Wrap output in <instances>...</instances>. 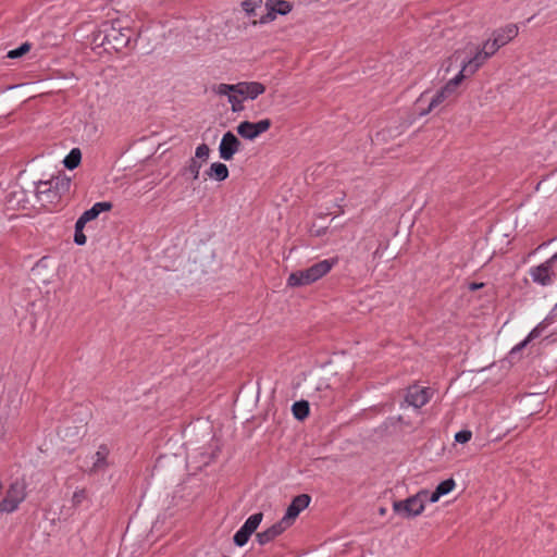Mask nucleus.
Segmentation results:
<instances>
[{
	"label": "nucleus",
	"instance_id": "obj_1",
	"mask_svg": "<svg viewBox=\"0 0 557 557\" xmlns=\"http://www.w3.org/2000/svg\"><path fill=\"white\" fill-rule=\"evenodd\" d=\"M462 82L457 75L449 79L440 90L431 95L429 90L423 91L416 101V111L420 116H424L446 100L455 96L458 85Z\"/></svg>",
	"mask_w": 557,
	"mask_h": 557
},
{
	"label": "nucleus",
	"instance_id": "obj_2",
	"mask_svg": "<svg viewBox=\"0 0 557 557\" xmlns=\"http://www.w3.org/2000/svg\"><path fill=\"white\" fill-rule=\"evenodd\" d=\"M336 263V259H324L305 270L293 272L287 278V285L297 287L312 284L326 275Z\"/></svg>",
	"mask_w": 557,
	"mask_h": 557
},
{
	"label": "nucleus",
	"instance_id": "obj_3",
	"mask_svg": "<svg viewBox=\"0 0 557 557\" xmlns=\"http://www.w3.org/2000/svg\"><path fill=\"white\" fill-rule=\"evenodd\" d=\"M429 492L422 490L417 494L404 499L393 503V511L401 518L411 519L420 516L425 508Z\"/></svg>",
	"mask_w": 557,
	"mask_h": 557
},
{
	"label": "nucleus",
	"instance_id": "obj_4",
	"mask_svg": "<svg viewBox=\"0 0 557 557\" xmlns=\"http://www.w3.org/2000/svg\"><path fill=\"white\" fill-rule=\"evenodd\" d=\"M101 33H103L101 45L109 46L115 51L126 48L132 37V30L123 28L119 22L106 23Z\"/></svg>",
	"mask_w": 557,
	"mask_h": 557
},
{
	"label": "nucleus",
	"instance_id": "obj_5",
	"mask_svg": "<svg viewBox=\"0 0 557 557\" xmlns=\"http://www.w3.org/2000/svg\"><path fill=\"white\" fill-rule=\"evenodd\" d=\"M533 283L541 286H548L557 281V252L549 259L529 270Z\"/></svg>",
	"mask_w": 557,
	"mask_h": 557
},
{
	"label": "nucleus",
	"instance_id": "obj_6",
	"mask_svg": "<svg viewBox=\"0 0 557 557\" xmlns=\"http://www.w3.org/2000/svg\"><path fill=\"white\" fill-rule=\"evenodd\" d=\"M469 51L471 53L473 52V55L462 62L461 70L457 74L461 79L473 75L492 55L495 54V52H491V50L487 49L486 41H484L482 47H471Z\"/></svg>",
	"mask_w": 557,
	"mask_h": 557
},
{
	"label": "nucleus",
	"instance_id": "obj_7",
	"mask_svg": "<svg viewBox=\"0 0 557 557\" xmlns=\"http://www.w3.org/2000/svg\"><path fill=\"white\" fill-rule=\"evenodd\" d=\"M26 498V486L24 482L14 481L5 492V496L0 502V513L14 512Z\"/></svg>",
	"mask_w": 557,
	"mask_h": 557
},
{
	"label": "nucleus",
	"instance_id": "obj_8",
	"mask_svg": "<svg viewBox=\"0 0 557 557\" xmlns=\"http://www.w3.org/2000/svg\"><path fill=\"white\" fill-rule=\"evenodd\" d=\"M292 4L285 0H267L264 4L265 13L261 14L253 24H268L273 22L277 15H286L292 11Z\"/></svg>",
	"mask_w": 557,
	"mask_h": 557
},
{
	"label": "nucleus",
	"instance_id": "obj_9",
	"mask_svg": "<svg viewBox=\"0 0 557 557\" xmlns=\"http://www.w3.org/2000/svg\"><path fill=\"white\" fill-rule=\"evenodd\" d=\"M519 29L516 24H508L505 27L495 30L492 37L486 40L487 49L491 50V52L496 53L499 48L516 38Z\"/></svg>",
	"mask_w": 557,
	"mask_h": 557
},
{
	"label": "nucleus",
	"instance_id": "obj_10",
	"mask_svg": "<svg viewBox=\"0 0 557 557\" xmlns=\"http://www.w3.org/2000/svg\"><path fill=\"white\" fill-rule=\"evenodd\" d=\"M271 127V121L263 119L258 122L243 121L237 127V134L247 140H255L261 134L265 133Z\"/></svg>",
	"mask_w": 557,
	"mask_h": 557
},
{
	"label": "nucleus",
	"instance_id": "obj_11",
	"mask_svg": "<svg viewBox=\"0 0 557 557\" xmlns=\"http://www.w3.org/2000/svg\"><path fill=\"white\" fill-rule=\"evenodd\" d=\"M242 141L231 131L226 132L219 145V156L224 161H230L234 156L240 151Z\"/></svg>",
	"mask_w": 557,
	"mask_h": 557
},
{
	"label": "nucleus",
	"instance_id": "obj_12",
	"mask_svg": "<svg viewBox=\"0 0 557 557\" xmlns=\"http://www.w3.org/2000/svg\"><path fill=\"white\" fill-rule=\"evenodd\" d=\"M434 391L431 387L412 385L407 389L406 401L409 406L419 409L431 400Z\"/></svg>",
	"mask_w": 557,
	"mask_h": 557
},
{
	"label": "nucleus",
	"instance_id": "obj_13",
	"mask_svg": "<svg viewBox=\"0 0 557 557\" xmlns=\"http://www.w3.org/2000/svg\"><path fill=\"white\" fill-rule=\"evenodd\" d=\"M35 194L37 200L45 207L57 205L61 199L50 181L37 182L35 184Z\"/></svg>",
	"mask_w": 557,
	"mask_h": 557
},
{
	"label": "nucleus",
	"instance_id": "obj_14",
	"mask_svg": "<svg viewBox=\"0 0 557 557\" xmlns=\"http://www.w3.org/2000/svg\"><path fill=\"white\" fill-rule=\"evenodd\" d=\"M310 500L311 498L307 494H300L296 496L287 507L286 512L281 521L285 522V524L289 528L298 515L309 506Z\"/></svg>",
	"mask_w": 557,
	"mask_h": 557
},
{
	"label": "nucleus",
	"instance_id": "obj_15",
	"mask_svg": "<svg viewBox=\"0 0 557 557\" xmlns=\"http://www.w3.org/2000/svg\"><path fill=\"white\" fill-rule=\"evenodd\" d=\"M552 323V318L546 317L542 322H540L529 334L528 336L515 345L511 350L509 351V356L511 359H515V357L529 343L540 337L543 332L546 330V327Z\"/></svg>",
	"mask_w": 557,
	"mask_h": 557
},
{
	"label": "nucleus",
	"instance_id": "obj_16",
	"mask_svg": "<svg viewBox=\"0 0 557 557\" xmlns=\"http://www.w3.org/2000/svg\"><path fill=\"white\" fill-rule=\"evenodd\" d=\"M265 86L259 82H239L237 83V94L243 97V99L255 100L260 95L264 94Z\"/></svg>",
	"mask_w": 557,
	"mask_h": 557
},
{
	"label": "nucleus",
	"instance_id": "obj_17",
	"mask_svg": "<svg viewBox=\"0 0 557 557\" xmlns=\"http://www.w3.org/2000/svg\"><path fill=\"white\" fill-rule=\"evenodd\" d=\"M288 527L283 521H278L267 530L257 533L256 540L260 545H267L281 535Z\"/></svg>",
	"mask_w": 557,
	"mask_h": 557
},
{
	"label": "nucleus",
	"instance_id": "obj_18",
	"mask_svg": "<svg viewBox=\"0 0 557 557\" xmlns=\"http://www.w3.org/2000/svg\"><path fill=\"white\" fill-rule=\"evenodd\" d=\"M111 209L112 203L109 201L96 202L90 209L84 211L76 221L86 226L88 222L97 219L101 212L110 211Z\"/></svg>",
	"mask_w": 557,
	"mask_h": 557
},
{
	"label": "nucleus",
	"instance_id": "obj_19",
	"mask_svg": "<svg viewBox=\"0 0 557 557\" xmlns=\"http://www.w3.org/2000/svg\"><path fill=\"white\" fill-rule=\"evenodd\" d=\"M110 450L107 445H100L92 456V466L90 472H98L108 467V456Z\"/></svg>",
	"mask_w": 557,
	"mask_h": 557
},
{
	"label": "nucleus",
	"instance_id": "obj_20",
	"mask_svg": "<svg viewBox=\"0 0 557 557\" xmlns=\"http://www.w3.org/2000/svg\"><path fill=\"white\" fill-rule=\"evenodd\" d=\"M455 485H456V483H455L454 479H447V480L442 481L436 486L434 492L429 493V496H428L429 503H436L442 496H445L448 493H450L454 490Z\"/></svg>",
	"mask_w": 557,
	"mask_h": 557
},
{
	"label": "nucleus",
	"instance_id": "obj_21",
	"mask_svg": "<svg viewBox=\"0 0 557 557\" xmlns=\"http://www.w3.org/2000/svg\"><path fill=\"white\" fill-rule=\"evenodd\" d=\"M206 175H207V177H209L211 180H215L218 182H223L228 177L230 172H228L227 166L224 163L213 162V163H211L209 169L206 171Z\"/></svg>",
	"mask_w": 557,
	"mask_h": 557
},
{
	"label": "nucleus",
	"instance_id": "obj_22",
	"mask_svg": "<svg viewBox=\"0 0 557 557\" xmlns=\"http://www.w3.org/2000/svg\"><path fill=\"white\" fill-rule=\"evenodd\" d=\"M202 168L201 161L196 159H189L186 165H184L180 174L184 177H189L194 181L199 178L200 170Z\"/></svg>",
	"mask_w": 557,
	"mask_h": 557
},
{
	"label": "nucleus",
	"instance_id": "obj_23",
	"mask_svg": "<svg viewBox=\"0 0 557 557\" xmlns=\"http://www.w3.org/2000/svg\"><path fill=\"white\" fill-rule=\"evenodd\" d=\"M52 184V187L55 189L57 194L61 198L63 195L70 191L71 188V180L65 176H57L49 180Z\"/></svg>",
	"mask_w": 557,
	"mask_h": 557
},
{
	"label": "nucleus",
	"instance_id": "obj_24",
	"mask_svg": "<svg viewBox=\"0 0 557 557\" xmlns=\"http://www.w3.org/2000/svg\"><path fill=\"white\" fill-rule=\"evenodd\" d=\"M242 8L248 17H260L259 11L262 9L261 0H244Z\"/></svg>",
	"mask_w": 557,
	"mask_h": 557
},
{
	"label": "nucleus",
	"instance_id": "obj_25",
	"mask_svg": "<svg viewBox=\"0 0 557 557\" xmlns=\"http://www.w3.org/2000/svg\"><path fill=\"white\" fill-rule=\"evenodd\" d=\"M82 160V151L79 148H73L69 154L64 158L63 164L69 170L76 169Z\"/></svg>",
	"mask_w": 557,
	"mask_h": 557
},
{
	"label": "nucleus",
	"instance_id": "obj_26",
	"mask_svg": "<svg viewBox=\"0 0 557 557\" xmlns=\"http://www.w3.org/2000/svg\"><path fill=\"white\" fill-rule=\"evenodd\" d=\"M292 411H293L294 417L297 420H304L309 414L308 401H306V400L296 401L292 407Z\"/></svg>",
	"mask_w": 557,
	"mask_h": 557
},
{
	"label": "nucleus",
	"instance_id": "obj_27",
	"mask_svg": "<svg viewBox=\"0 0 557 557\" xmlns=\"http://www.w3.org/2000/svg\"><path fill=\"white\" fill-rule=\"evenodd\" d=\"M251 534H252V532H250V530L245 524H243L239 528V530L234 534V537H233L234 543L237 546L243 547L244 545L247 544Z\"/></svg>",
	"mask_w": 557,
	"mask_h": 557
},
{
	"label": "nucleus",
	"instance_id": "obj_28",
	"mask_svg": "<svg viewBox=\"0 0 557 557\" xmlns=\"http://www.w3.org/2000/svg\"><path fill=\"white\" fill-rule=\"evenodd\" d=\"M209 157H210L209 146L207 144H200L199 146L196 147L195 157H193L191 159L199 160V161H201V164H203L205 162H207Z\"/></svg>",
	"mask_w": 557,
	"mask_h": 557
},
{
	"label": "nucleus",
	"instance_id": "obj_29",
	"mask_svg": "<svg viewBox=\"0 0 557 557\" xmlns=\"http://www.w3.org/2000/svg\"><path fill=\"white\" fill-rule=\"evenodd\" d=\"M263 513L262 512H256L248 517V519L244 522V524L250 530V532H255L260 523L262 522Z\"/></svg>",
	"mask_w": 557,
	"mask_h": 557
},
{
	"label": "nucleus",
	"instance_id": "obj_30",
	"mask_svg": "<svg viewBox=\"0 0 557 557\" xmlns=\"http://www.w3.org/2000/svg\"><path fill=\"white\" fill-rule=\"evenodd\" d=\"M84 227H85L84 224H82L77 221L75 222L74 243L78 246H83L87 242V237L83 232Z\"/></svg>",
	"mask_w": 557,
	"mask_h": 557
},
{
	"label": "nucleus",
	"instance_id": "obj_31",
	"mask_svg": "<svg viewBox=\"0 0 557 557\" xmlns=\"http://www.w3.org/2000/svg\"><path fill=\"white\" fill-rule=\"evenodd\" d=\"M215 92L220 96H230L232 92H237V84H219Z\"/></svg>",
	"mask_w": 557,
	"mask_h": 557
},
{
	"label": "nucleus",
	"instance_id": "obj_32",
	"mask_svg": "<svg viewBox=\"0 0 557 557\" xmlns=\"http://www.w3.org/2000/svg\"><path fill=\"white\" fill-rule=\"evenodd\" d=\"M227 98H228V102L232 106L233 112H238L244 109V107H243L244 99H243V97H240V95H238L237 92H232Z\"/></svg>",
	"mask_w": 557,
	"mask_h": 557
},
{
	"label": "nucleus",
	"instance_id": "obj_33",
	"mask_svg": "<svg viewBox=\"0 0 557 557\" xmlns=\"http://www.w3.org/2000/svg\"><path fill=\"white\" fill-rule=\"evenodd\" d=\"M30 50V44L24 42L18 48L10 50L7 54L10 59H16Z\"/></svg>",
	"mask_w": 557,
	"mask_h": 557
},
{
	"label": "nucleus",
	"instance_id": "obj_34",
	"mask_svg": "<svg viewBox=\"0 0 557 557\" xmlns=\"http://www.w3.org/2000/svg\"><path fill=\"white\" fill-rule=\"evenodd\" d=\"M472 437V432L469 430H461L455 434V441L460 444L468 443Z\"/></svg>",
	"mask_w": 557,
	"mask_h": 557
},
{
	"label": "nucleus",
	"instance_id": "obj_35",
	"mask_svg": "<svg viewBox=\"0 0 557 557\" xmlns=\"http://www.w3.org/2000/svg\"><path fill=\"white\" fill-rule=\"evenodd\" d=\"M84 499H85V492L83 490L74 492L72 502L75 506L79 505Z\"/></svg>",
	"mask_w": 557,
	"mask_h": 557
},
{
	"label": "nucleus",
	"instance_id": "obj_36",
	"mask_svg": "<svg viewBox=\"0 0 557 557\" xmlns=\"http://www.w3.org/2000/svg\"><path fill=\"white\" fill-rule=\"evenodd\" d=\"M482 286H483V283H472L470 285V289L475 290V289L481 288Z\"/></svg>",
	"mask_w": 557,
	"mask_h": 557
},
{
	"label": "nucleus",
	"instance_id": "obj_37",
	"mask_svg": "<svg viewBox=\"0 0 557 557\" xmlns=\"http://www.w3.org/2000/svg\"><path fill=\"white\" fill-rule=\"evenodd\" d=\"M379 513H380L381 516H384V515L386 513V508L381 507V508L379 509Z\"/></svg>",
	"mask_w": 557,
	"mask_h": 557
},
{
	"label": "nucleus",
	"instance_id": "obj_38",
	"mask_svg": "<svg viewBox=\"0 0 557 557\" xmlns=\"http://www.w3.org/2000/svg\"><path fill=\"white\" fill-rule=\"evenodd\" d=\"M2 488H3V485H2V483L0 482V495L2 494Z\"/></svg>",
	"mask_w": 557,
	"mask_h": 557
},
{
	"label": "nucleus",
	"instance_id": "obj_39",
	"mask_svg": "<svg viewBox=\"0 0 557 557\" xmlns=\"http://www.w3.org/2000/svg\"><path fill=\"white\" fill-rule=\"evenodd\" d=\"M554 312H557V304H556V306H555V308H554Z\"/></svg>",
	"mask_w": 557,
	"mask_h": 557
}]
</instances>
